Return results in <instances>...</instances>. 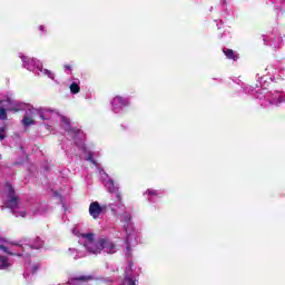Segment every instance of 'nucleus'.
<instances>
[{
	"mask_svg": "<svg viewBox=\"0 0 285 285\" xmlns=\"http://www.w3.org/2000/svg\"><path fill=\"white\" fill-rule=\"evenodd\" d=\"M35 115H38L42 121L45 122V127L47 130H52L57 126V121H60L61 129L67 132V137L72 139L77 148L80 150L83 159L86 161H91L94 166H97V160H94L92 153L88 150L86 147V134L81 131V129L77 127H72L70 125V119L66 118L65 116L59 115V111L50 108H39L35 109L33 107L28 106L26 111V116L22 119L23 126H32L35 125Z\"/></svg>",
	"mask_w": 285,
	"mask_h": 285,
	"instance_id": "obj_1",
	"label": "nucleus"
},
{
	"mask_svg": "<svg viewBox=\"0 0 285 285\" xmlns=\"http://www.w3.org/2000/svg\"><path fill=\"white\" fill-rule=\"evenodd\" d=\"M99 173L105 184V188H107L108 193L114 195V199L116 200V203L109 204V208L116 215H120V220L124 224L125 233L127 235L125 240V255L126 257H130L132 255L131 246H137L139 244V235H137V232H135V228L132 227L131 216L126 212V205L121 203L119 187L115 185V181L108 177V174H106L104 169H100Z\"/></svg>",
	"mask_w": 285,
	"mask_h": 285,
	"instance_id": "obj_2",
	"label": "nucleus"
},
{
	"mask_svg": "<svg viewBox=\"0 0 285 285\" xmlns=\"http://www.w3.org/2000/svg\"><path fill=\"white\" fill-rule=\"evenodd\" d=\"M71 233L72 235H76V237H79V244H82L86 250L92 255H99L101 250L102 253H107V255H115V253H117V245H115V243L108 238L95 240V234H81L77 227H75Z\"/></svg>",
	"mask_w": 285,
	"mask_h": 285,
	"instance_id": "obj_3",
	"label": "nucleus"
},
{
	"mask_svg": "<svg viewBox=\"0 0 285 285\" xmlns=\"http://www.w3.org/2000/svg\"><path fill=\"white\" fill-rule=\"evenodd\" d=\"M0 199L2 202V205H0L1 210H3V208H10L14 217H28L26 206L19 202V197H17L14 188L10 183H7L0 188Z\"/></svg>",
	"mask_w": 285,
	"mask_h": 285,
	"instance_id": "obj_4",
	"label": "nucleus"
},
{
	"mask_svg": "<svg viewBox=\"0 0 285 285\" xmlns=\"http://www.w3.org/2000/svg\"><path fill=\"white\" fill-rule=\"evenodd\" d=\"M254 96L256 99H258L261 106L264 108L268 106H277L278 104H285V94L283 91H268L267 88L257 87Z\"/></svg>",
	"mask_w": 285,
	"mask_h": 285,
	"instance_id": "obj_5",
	"label": "nucleus"
},
{
	"mask_svg": "<svg viewBox=\"0 0 285 285\" xmlns=\"http://www.w3.org/2000/svg\"><path fill=\"white\" fill-rule=\"evenodd\" d=\"M19 57L22 61V66L30 72H36V75H46L49 79H55V73L48 69H43V65H41L39 60L28 58L23 56V53H20Z\"/></svg>",
	"mask_w": 285,
	"mask_h": 285,
	"instance_id": "obj_6",
	"label": "nucleus"
},
{
	"mask_svg": "<svg viewBox=\"0 0 285 285\" xmlns=\"http://www.w3.org/2000/svg\"><path fill=\"white\" fill-rule=\"evenodd\" d=\"M23 248H26L23 245H13L0 237V250H3L7 255L21 257L23 254L17 253V250H23Z\"/></svg>",
	"mask_w": 285,
	"mask_h": 285,
	"instance_id": "obj_7",
	"label": "nucleus"
},
{
	"mask_svg": "<svg viewBox=\"0 0 285 285\" xmlns=\"http://www.w3.org/2000/svg\"><path fill=\"white\" fill-rule=\"evenodd\" d=\"M127 106H130V101L128 100V98H122L120 96H116L111 100V110L116 115H119V112H122L124 108H127Z\"/></svg>",
	"mask_w": 285,
	"mask_h": 285,
	"instance_id": "obj_8",
	"label": "nucleus"
},
{
	"mask_svg": "<svg viewBox=\"0 0 285 285\" xmlns=\"http://www.w3.org/2000/svg\"><path fill=\"white\" fill-rule=\"evenodd\" d=\"M132 262H128V265L125 268V278L120 285H136L137 274L135 273Z\"/></svg>",
	"mask_w": 285,
	"mask_h": 285,
	"instance_id": "obj_9",
	"label": "nucleus"
},
{
	"mask_svg": "<svg viewBox=\"0 0 285 285\" xmlns=\"http://www.w3.org/2000/svg\"><path fill=\"white\" fill-rule=\"evenodd\" d=\"M264 43L271 46V48L277 49L284 46V40L282 39V35L272 33L267 37L263 38Z\"/></svg>",
	"mask_w": 285,
	"mask_h": 285,
	"instance_id": "obj_10",
	"label": "nucleus"
},
{
	"mask_svg": "<svg viewBox=\"0 0 285 285\" xmlns=\"http://www.w3.org/2000/svg\"><path fill=\"white\" fill-rule=\"evenodd\" d=\"M0 106L2 108H6V110H14L16 112L19 110H23V104H19L17 101H13L10 98H7L4 100H0Z\"/></svg>",
	"mask_w": 285,
	"mask_h": 285,
	"instance_id": "obj_11",
	"label": "nucleus"
},
{
	"mask_svg": "<svg viewBox=\"0 0 285 285\" xmlns=\"http://www.w3.org/2000/svg\"><path fill=\"white\" fill-rule=\"evenodd\" d=\"M102 213H104V207L99 205V202H92L89 205V215L92 217V219H99Z\"/></svg>",
	"mask_w": 285,
	"mask_h": 285,
	"instance_id": "obj_12",
	"label": "nucleus"
},
{
	"mask_svg": "<svg viewBox=\"0 0 285 285\" xmlns=\"http://www.w3.org/2000/svg\"><path fill=\"white\" fill-rule=\"evenodd\" d=\"M144 195H147V199L150 203L157 202L161 195H164V191L161 190H155V189H147Z\"/></svg>",
	"mask_w": 285,
	"mask_h": 285,
	"instance_id": "obj_13",
	"label": "nucleus"
},
{
	"mask_svg": "<svg viewBox=\"0 0 285 285\" xmlns=\"http://www.w3.org/2000/svg\"><path fill=\"white\" fill-rule=\"evenodd\" d=\"M12 264L14 262L9 256L0 255V271H8Z\"/></svg>",
	"mask_w": 285,
	"mask_h": 285,
	"instance_id": "obj_14",
	"label": "nucleus"
},
{
	"mask_svg": "<svg viewBox=\"0 0 285 285\" xmlns=\"http://www.w3.org/2000/svg\"><path fill=\"white\" fill-rule=\"evenodd\" d=\"M92 279V276H79L76 278H71L68 281V285H81V282H90Z\"/></svg>",
	"mask_w": 285,
	"mask_h": 285,
	"instance_id": "obj_15",
	"label": "nucleus"
},
{
	"mask_svg": "<svg viewBox=\"0 0 285 285\" xmlns=\"http://www.w3.org/2000/svg\"><path fill=\"white\" fill-rule=\"evenodd\" d=\"M27 246L29 248H32L33 250H39V248H43V240L37 237L35 240L30 242Z\"/></svg>",
	"mask_w": 285,
	"mask_h": 285,
	"instance_id": "obj_16",
	"label": "nucleus"
},
{
	"mask_svg": "<svg viewBox=\"0 0 285 285\" xmlns=\"http://www.w3.org/2000/svg\"><path fill=\"white\" fill-rule=\"evenodd\" d=\"M24 268H26V271H24L23 276L26 277V275H28L29 273H32V274L37 273V271H39V265H31L30 262L29 263L26 262Z\"/></svg>",
	"mask_w": 285,
	"mask_h": 285,
	"instance_id": "obj_17",
	"label": "nucleus"
},
{
	"mask_svg": "<svg viewBox=\"0 0 285 285\" xmlns=\"http://www.w3.org/2000/svg\"><path fill=\"white\" fill-rule=\"evenodd\" d=\"M223 52L227 59H233V61H237V59H239V56L232 49L224 48Z\"/></svg>",
	"mask_w": 285,
	"mask_h": 285,
	"instance_id": "obj_18",
	"label": "nucleus"
},
{
	"mask_svg": "<svg viewBox=\"0 0 285 285\" xmlns=\"http://www.w3.org/2000/svg\"><path fill=\"white\" fill-rule=\"evenodd\" d=\"M31 213L33 215H45L46 214V207L45 206H41L39 204L37 205H33L31 208H30Z\"/></svg>",
	"mask_w": 285,
	"mask_h": 285,
	"instance_id": "obj_19",
	"label": "nucleus"
},
{
	"mask_svg": "<svg viewBox=\"0 0 285 285\" xmlns=\"http://www.w3.org/2000/svg\"><path fill=\"white\" fill-rule=\"evenodd\" d=\"M69 255L70 257H73V259H81V257H86V253L79 252L76 248H69Z\"/></svg>",
	"mask_w": 285,
	"mask_h": 285,
	"instance_id": "obj_20",
	"label": "nucleus"
},
{
	"mask_svg": "<svg viewBox=\"0 0 285 285\" xmlns=\"http://www.w3.org/2000/svg\"><path fill=\"white\" fill-rule=\"evenodd\" d=\"M81 90V88L79 87V82H72L70 85V92L72 95H78V92Z\"/></svg>",
	"mask_w": 285,
	"mask_h": 285,
	"instance_id": "obj_21",
	"label": "nucleus"
},
{
	"mask_svg": "<svg viewBox=\"0 0 285 285\" xmlns=\"http://www.w3.org/2000/svg\"><path fill=\"white\" fill-rule=\"evenodd\" d=\"M0 119L6 120L8 119V112H6V108L0 107Z\"/></svg>",
	"mask_w": 285,
	"mask_h": 285,
	"instance_id": "obj_22",
	"label": "nucleus"
},
{
	"mask_svg": "<svg viewBox=\"0 0 285 285\" xmlns=\"http://www.w3.org/2000/svg\"><path fill=\"white\" fill-rule=\"evenodd\" d=\"M277 77V79H282V81H285V69H279Z\"/></svg>",
	"mask_w": 285,
	"mask_h": 285,
	"instance_id": "obj_23",
	"label": "nucleus"
},
{
	"mask_svg": "<svg viewBox=\"0 0 285 285\" xmlns=\"http://www.w3.org/2000/svg\"><path fill=\"white\" fill-rule=\"evenodd\" d=\"M3 132H6V128H0V141H3V139H6V135H3Z\"/></svg>",
	"mask_w": 285,
	"mask_h": 285,
	"instance_id": "obj_24",
	"label": "nucleus"
},
{
	"mask_svg": "<svg viewBox=\"0 0 285 285\" xmlns=\"http://www.w3.org/2000/svg\"><path fill=\"white\" fill-rule=\"evenodd\" d=\"M272 3H275L276 6H279L281 3V8H284V0H272Z\"/></svg>",
	"mask_w": 285,
	"mask_h": 285,
	"instance_id": "obj_25",
	"label": "nucleus"
},
{
	"mask_svg": "<svg viewBox=\"0 0 285 285\" xmlns=\"http://www.w3.org/2000/svg\"><path fill=\"white\" fill-rule=\"evenodd\" d=\"M267 82H268V80H266V77H261V81H259L261 86H264L262 83H267Z\"/></svg>",
	"mask_w": 285,
	"mask_h": 285,
	"instance_id": "obj_26",
	"label": "nucleus"
},
{
	"mask_svg": "<svg viewBox=\"0 0 285 285\" xmlns=\"http://www.w3.org/2000/svg\"><path fill=\"white\" fill-rule=\"evenodd\" d=\"M65 70H72V67L70 65H65Z\"/></svg>",
	"mask_w": 285,
	"mask_h": 285,
	"instance_id": "obj_27",
	"label": "nucleus"
},
{
	"mask_svg": "<svg viewBox=\"0 0 285 285\" xmlns=\"http://www.w3.org/2000/svg\"><path fill=\"white\" fill-rule=\"evenodd\" d=\"M45 29H46V27H43V24H41V26L39 27V30H40L41 32H43Z\"/></svg>",
	"mask_w": 285,
	"mask_h": 285,
	"instance_id": "obj_28",
	"label": "nucleus"
},
{
	"mask_svg": "<svg viewBox=\"0 0 285 285\" xmlns=\"http://www.w3.org/2000/svg\"><path fill=\"white\" fill-rule=\"evenodd\" d=\"M222 6H226V0H220Z\"/></svg>",
	"mask_w": 285,
	"mask_h": 285,
	"instance_id": "obj_29",
	"label": "nucleus"
},
{
	"mask_svg": "<svg viewBox=\"0 0 285 285\" xmlns=\"http://www.w3.org/2000/svg\"><path fill=\"white\" fill-rule=\"evenodd\" d=\"M217 27H218V29L222 28V27L219 26V23H217Z\"/></svg>",
	"mask_w": 285,
	"mask_h": 285,
	"instance_id": "obj_30",
	"label": "nucleus"
},
{
	"mask_svg": "<svg viewBox=\"0 0 285 285\" xmlns=\"http://www.w3.org/2000/svg\"><path fill=\"white\" fill-rule=\"evenodd\" d=\"M269 80L273 81V77H269Z\"/></svg>",
	"mask_w": 285,
	"mask_h": 285,
	"instance_id": "obj_31",
	"label": "nucleus"
},
{
	"mask_svg": "<svg viewBox=\"0 0 285 285\" xmlns=\"http://www.w3.org/2000/svg\"><path fill=\"white\" fill-rule=\"evenodd\" d=\"M265 70H268V68H266Z\"/></svg>",
	"mask_w": 285,
	"mask_h": 285,
	"instance_id": "obj_32",
	"label": "nucleus"
},
{
	"mask_svg": "<svg viewBox=\"0 0 285 285\" xmlns=\"http://www.w3.org/2000/svg\"><path fill=\"white\" fill-rule=\"evenodd\" d=\"M0 159H1V155H0Z\"/></svg>",
	"mask_w": 285,
	"mask_h": 285,
	"instance_id": "obj_33",
	"label": "nucleus"
}]
</instances>
